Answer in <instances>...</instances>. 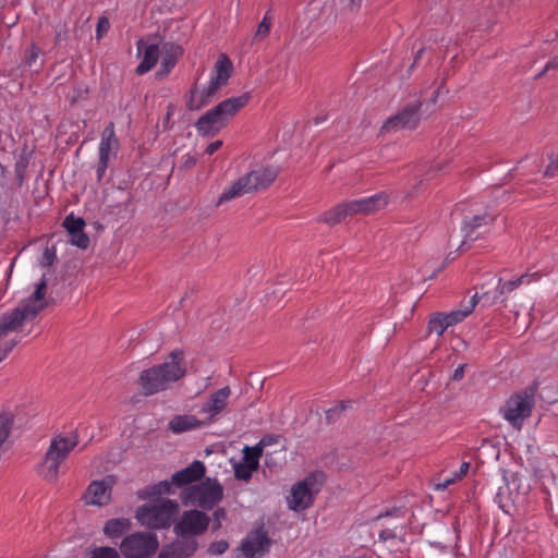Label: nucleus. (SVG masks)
Here are the masks:
<instances>
[{"instance_id":"1","label":"nucleus","mask_w":558,"mask_h":558,"mask_svg":"<svg viewBox=\"0 0 558 558\" xmlns=\"http://www.w3.org/2000/svg\"><path fill=\"white\" fill-rule=\"evenodd\" d=\"M186 374L184 352L173 350L168 359L158 365H154L141 372L138 385L144 396H153L169 389L174 383Z\"/></svg>"},{"instance_id":"2","label":"nucleus","mask_w":558,"mask_h":558,"mask_svg":"<svg viewBox=\"0 0 558 558\" xmlns=\"http://www.w3.org/2000/svg\"><path fill=\"white\" fill-rule=\"evenodd\" d=\"M250 99L251 94L246 92L219 102L196 121L197 133L206 137L217 135L248 104Z\"/></svg>"},{"instance_id":"3","label":"nucleus","mask_w":558,"mask_h":558,"mask_svg":"<svg viewBox=\"0 0 558 558\" xmlns=\"http://www.w3.org/2000/svg\"><path fill=\"white\" fill-rule=\"evenodd\" d=\"M46 290L47 281L46 278L43 277L28 299L23 301L21 305L11 313L0 318V336H7L9 332L15 331L22 327L26 320L35 318L48 304L45 298Z\"/></svg>"},{"instance_id":"4","label":"nucleus","mask_w":558,"mask_h":558,"mask_svg":"<svg viewBox=\"0 0 558 558\" xmlns=\"http://www.w3.org/2000/svg\"><path fill=\"white\" fill-rule=\"evenodd\" d=\"M46 290L47 281L46 278L43 277L28 299L23 301L21 305L11 313L0 318V336H7L9 332L15 331L22 327L26 320L35 318L48 304L45 298Z\"/></svg>"},{"instance_id":"5","label":"nucleus","mask_w":558,"mask_h":558,"mask_svg":"<svg viewBox=\"0 0 558 558\" xmlns=\"http://www.w3.org/2000/svg\"><path fill=\"white\" fill-rule=\"evenodd\" d=\"M78 445L76 432L61 433L52 437L45 458L39 466V474L49 482H56L62 463Z\"/></svg>"},{"instance_id":"6","label":"nucleus","mask_w":558,"mask_h":558,"mask_svg":"<svg viewBox=\"0 0 558 558\" xmlns=\"http://www.w3.org/2000/svg\"><path fill=\"white\" fill-rule=\"evenodd\" d=\"M78 445L76 432L61 433L52 437L45 458L39 466V474L49 482H56L62 463Z\"/></svg>"},{"instance_id":"7","label":"nucleus","mask_w":558,"mask_h":558,"mask_svg":"<svg viewBox=\"0 0 558 558\" xmlns=\"http://www.w3.org/2000/svg\"><path fill=\"white\" fill-rule=\"evenodd\" d=\"M275 168H258L239 178L227 187L219 197L218 204L229 202L235 197L268 187L277 178Z\"/></svg>"},{"instance_id":"8","label":"nucleus","mask_w":558,"mask_h":558,"mask_svg":"<svg viewBox=\"0 0 558 558\" xmlns=\"http://www.w3.org/2000/svg\"><path fill=\"white\" fill-rule=\"evenodd\" d=\"M223 497V488L217 478L207 477L198 484L190 485L181 493L184 506H196L211 510Z\"/></svg>"},{"instance_id":"9","label":"nucleus","mask_w":558,"mask_h":558,"mask_svg":"<svg viewBox=\"0 0 558 558\" xmlns=\"http://www.w3.org/2000/svg\"><path fill=\"white\" fill-rule=\"evenodd\" d=\"M178 511L179 505L177 501L171 499H158L141 506L136 510L135 518L141 525L159 530L168 527Z\"/></svg>"},{"instance_id":"10","label":"nucleus","mask_w":558,"mask_h":558,"mask_svg":"<svg viewBox=\"0 0 558 558\" xmlns=\"http://www.w3.org/2000/svg\"><path fill=\"white\" fill-rule=\"evenodd\" d=\"M535 404L534 391L523 390L511 395L500 408L501 416L515 429H521Z\"/></svg>"},{"instance_id":"11","label":"nucleus","mask_w":558,"mask_h":558,"mask_svg":"<svg viewBox=\"0 0 558 558\" xmlns=\"http://www.w3.org/2000/svg\"><path fill=\"white\" fill-rule=\"evenodd\" d=\"M159 546L157 535L150 532H135L126 535L120 543L123 558H150Z\"/></svg>"},{"instance_id":"12","label":"nucleus","mask_w":558,"mask_h":558,"mask_svg":"<svg viewBox=\"0 0 558 558\" xmlns=\"http://www.w3.org/2000/svg\"><path fill=\"white\" fill-rule=\"evenodd\" d=\"M496 216L489 213L464 217L461 226L463 241L460 248L486 236L494 225Z\"/></svg>"},{"instance_id":"13","label":"nucleus","mask_w":558,"mask_h":558,"mask_svg":"<svg viewBox=\"0 0 558 558\" xmlns=\"http://www.w3.org/2000/svg\"><path fill=\"white\" fill-rule=\"evenodd\" d=\"M209 522L210 518L205 512L186 510L174 524V532L179 536H199L207 531Z\"/></svg>"},{"instance_id":"14","label":"nucleus","mask_w":558,"mask_h":558,"mask_svg":"<svg viewBox=\"0 0 558 558\" xmlns=\"http://www.w3.org/2000/svg\"><path fill=\"white\" fill-rule=\"evenodd\" d=\"M230 395V387H222L214 391L209 399L201 407L198 413L206 422L207 426L216 422L218 416L226 409Z\"/></svg>"},{"instance_id":"15","label":"nucleus","mask_w":558,"mask_h":558,"mask_svg":"<svg viewBox=\"0 0 558 558\" xmlns=\"http://www.w3.org/2000/svg\"><path fill=\"white\" fill-rule=\"evenodd\" d=\"M389 203V194L379 192L374 195L350 201L351 210L354 215H369L385 208Z\"/></svg>"},{"instance_id":"16","label":"nucleus","mask_w":558,"mask_h":558,"mask_svg":"<svg viewBox=\"0 0 558 558\" xmlns=\"http://www.w3.org/2000/svg\"><path fill=\"white\" fill-rule=\"evenodd\" d=\"M112 485V476H107L101 481H93L84 495L86 504L95 506L108 504L111 497Z\"/></svg>"},{"instance_id":"17","label":"nucleus","mask_w":558,"mask_h":558,"mask_svg":"<svg viewBox=\"0 0 558 558\" xmlns=\"http://www.w3.org/2000/svg\"><path fill=\"white\" fill-rule=\"evenodd\" d=\"M313 504V492L310 487L308 480L295 484L291 488V494L288 497L289 508L294 511H302L307 509Z\"/></svg>"},{"instance_id":"18","label":"nucleus","mask_w":558,"mask_h":558,"mask_svg":"<svg viewBox=\"0 0 558 558\" xmlns=\"http://www.w3.org/2000/svg\"><path fill=\"white\" fill-rule=\"evenodd\" d=\"M205 472V464L199 460H195L189 466L175 472L171 477V482L175 486L182 487L203 478Z\"/></svg>"},{"instance_id":"19","label":"nucleus","mask_w":558,"mask_h":558,"mask_svg":"<svg viewBox=\"0 0 558 558\" xmlns=\"http://www.w3.org/2000/svg\"><path fill=\"white\" fill-rule=\"evenodd\" d=\"M269 545L268 537L264 531L251 533L241 544V551L245 558H254L257 554H263Z\"/></svg>"},{"instance_id":"20","label":"nucleus","mask_w":558,"mask_h":558,"mask_svg":"<svg viewBox=\"0 0 558 558\" xmlns=\"http://www.w3.org/2000/svg\"><path fill=\"white\" fill-rule=\"evenodd\" d=\"M138 53L142 54V60L135 69L136 74L143 75L149 72L159 59V47L156 44H146L143 40L137 43Z\"/></svg>"},{"instance_id":"21","label":"nucleus","mask_w":558,"mask_h":558,"mask_svg":"<svg viewBox=\"0 0 558 558\" xmlns=\"http://www.w3.org/2000/svg\"><path fill=\"white\" fill-rule=\"evenodd\" d=\"M207 425L202 416L196 417L195 415L191 414L175 415L170 420L168 424L169 429L173 434H182L189 430L199 429Z\"/></svg>"},{"instance_id":"22","label":"nucleus","mask_w":558,"mask_h":558,"mask_svg":"<svg viewBox=\"0 0 558 558\" xmlns=\"http://www.w3.org/2000/svg\"><path fill=\"white\" fill-rule=\"evenodd\" d=\"M119 148V140L116 136L114 124L110 122L102 131L99 143V157L110 159L111 154H116Z\"/></svg>"},{"instance_id":"23","label":"nucleus","mask_w":558,"mask_h":558,"mask_svg":"<svg viewBox=\"0 0 558 558\" xmlns=\"http://www.w3.org/2000/svg\"><path fill=\"white\" fill-rule=\"evenodd\" d=\"M182 54V48L177 45H167L163 47L160 68L157 72L159 78L166 77L174 68L179 57Z\"/></svg>"},{"instance_id":"24","label":"nucleus","mask_w":558,"mask_h":558,"mask_svg":"<svg viewBox=\"0 0 558 558\" xmlns=\"http://www.w3.org/2000/svg\"><path fill=\"white\" fill-rule=\"evenodd\" d=\"M233 72V64L227 54H220L215 63L210 80L221 87L227 84Z\"/></svg>"},{"instance_id":"25","label":"nucleus","mask_w":558,"mask_h":558,"mask_svg":"<svg viewBox=\"0 0 558 558\" xmlns=\"http://www.w3.org/2000/svg\"><path fill=\"white\" fill-rule=\"evenodd\" d=\"M421 101L414 100L413 102L407 105L404 108H402L398 116L402 118V123L404 125V129H415L420 122L421 116H420V109H421Z\"/></svg>"},{"instance_id":"26","label":"nucleus","mask_w":558,"mask_h":558,"mask_svg":"<svg viewBox=\"0 0 558 558\" xmlns=\"http://www.w3.org/2000/svg\"><path fill=\"white\" fill-rule=\"evenodd\" d=\"M131 525L130 519L126 518L110 519L104 525V534L110 539H116L129 532Z\"/></svg>"},{"instance_id":"27","label":"nucleus","mask_w":558,"mask_h":558,"mask_svg":"<svg viewBox=\"0 0 558 558\" xmlns=\"http://www.w3.org/2000/svg\"><path fill=\"white\" fill-rule=\"evenodd\" d=\"M478 295L474 294L466 304L462 305L461 310L452 311L448 314L444 313V318L446 323H448V326H454L459 323H461L463 319H465L474 310V307L477 304Z\"/></svg>"},{"instance_id":"28","label":"nucleus","mask_w":558,"mask_h":558,"mask_svg":"<svg viewBox=\"0 0 558 558\" xmlns=\"http://www.w3.org/2000/svg\"><path fill=\"white\" fill-rule=\"evenodd\" d=\"M196 550V542L191 544H172L159 553V558H189Z\"/></svg>"},{"instance_id":"29","label":"nucleus","mask_w":558,"mask_h":558,"mask_svg":"<svg viewBox=\"0 0 558 558\" xmlns=\"http://www.w3.org/2000/svg\"><path fill=\"white\" fill-rule=\"evenodd\" d=\"M353 216L350 201L343 202L324 214V221L328 225H337Z\"/></svg>"},{"instance_id":"30","label":"nucleus","mask_w":558,"mask_h":558,"mask_svg":"<svg viewBox=\"0 0 558 558\" xmlns=\"http://www.w3.org/2000/svg\"><path fill=\"white\" fill-rule=\"evenodd\" d=\"M211 99L213 98L206 95L203 88L195 85L190 90V96L186 105L190 110H199L204 106L208 105L211 101Z\"/></svg>"},{"instance_id":"31","label":"nucleus","mask_w":558,"mask_h":558,"mask_svg":"<svg viewBox=\"0 0 558 558\" xmlns=\"http://www.w3.org/2000/svg\"><path fill=\"white\" fill-rule=\"evenodd\" d=\"M529 277L526 275L521 276L514 280H509L504 282L501 279L498 280V284L496 287L500 296L511 293L513 290L519 288L522 283L529 282Z\"/></svg>"},{"instance_id":"32","label":"nucleus","mask_w":558,"mask_h":558,"mask_svg":"<svg viewBox=\"0 0 558 558\" xmlns=\"http://www.w3.org/2000/svg\"><path fill=\"white\" fill-rule=\"evenodd\" d=\"M89 558H123L121 553L111 546H94L89 550Z\"/></svg>"},{"instance_id":"33","label":"nucleus","mask_w":558,"mask_h":558,"mask_svg":"<svg viewBox=\"0 0 558 558\" xmlns=\"http://www.w3.org/2000/svg\"><path fill=\"white\" fill-rule=\"evenodd\" d=\"M442 318L444 313L434 314L428 322V330L430 332H436L438 336H441L449 327L448 323H446V320Z\"/></svg>"},{"instance_id":"34","label":"nucleus","mask_w":558,"mask_h":558,"mask_svg":"<svg viewBox=\"0 0 558 558\" xmlns=\"http://www.w3.org/2000/svg\"><path fill=\"white\" fill-rule=\"evenodd\" d=\"M263 454V448L259 445L254 447H245L244 449V460L245 463L250 465H254L255 470L259 466V458Z\"/></svg>"},{"instance_id":"35","label":"nucleus","mask_w":558,"mask_h":558,"mask_svg":"<svg viewBox=\"0 0 558 558\" xmlns=\"http://www.w3.org/2000/svg\"><path fill=\"white\" fill-rule=\"evenodd\" d=\"M401 120L402 118H400L398 113L388 118L381 125L380 133L386 134L404 130V125Z\"/></svg>"},{"instance_id":"36","label":"nucleus","mask_w":558,"mask_h":558,"mask_svg":"<svg viewBox=\"0 0 558 558\" xmlns=\"http://www.w3.org/2000/svg\"><path fill=\"white\" fill-rule=\"evenodd\" d=\"M85 221L82 218H75L72 214L66 216L63 221V227L69 234L84 229Z\"/></svg>"},{"instance_id":"37","label":"nucleus","mask_w":558,"mask_h":558,"mask_svg":"<svg viewBox=\"0 0 558 558\" xmlns=\"http://www.w3.org/2000/svg\"><path fill=\"white\" fill-rule=\"evenodd\" d=\"M70 235V242L71 244L80 247V248H87L88 245H89V238L88 235L84 232V229L80 230V231H76V232H73Z\"/></svg>"},{"instance_id":"38","label":"nucleus","mask_w":558,"mask_h":558,"mask_svg":"<svg viewBox=\"0 0 558 558\" xmlns=\"http://www.w3.org/2000/svg\"><path fill=\"white\" fill-rule=\"evenodd\" d=\"M254 471H256L254 465H250L244 462V463L238 464L234 468V476L238 480L248 481L252 477Z\"/></svg>"},{"instance_id":"39","label":"nucleus","mask_w":558,"mask_h":558,"mask_svg":"<svg viewBox=\"0 0 558 558\" xmlns=\"http://www.w3.org/2000/svg\"><path fill=\"white\" fill-rule=\"evenodd\" d=\"M271 28V19L266 14L262 22L258 24L256 33H255V39H264L266 38Z\"/></svg>"},{"instance_id":"40","label":"nucleus","mask_w":558,"mask_h":558,"mask_svg":"<svg viewBox=\"0 0 558 558\" xmlns=\"http://www.w3.org/2000/svg\"><path fill=\"white\" fill-rule=\"evenodd\" d=\"M476 294L478 295L477 303L482 302L484 306H492L500 298L497 289L494 292L483 291Z\"/></svg>"},{"instance_id":"41","label":"nucleus","mask_w":558,"mask_h":558,"mask_svg":"<svg viewBox=\"0 0 558 558\" xmlns=\"http://www.w3.org/2000/svg\"><path fill=\"white\" fill-rule=\"evenodd\" d=\"M39 52L40 51L36 46H32L31 49L25 54V58L22 62L23 65L25 68H32L36 63V61L39 57Z\"/></svg>"},{"instance_id":"42","label":"nucleus","mask_w":558,"mask_h":558,"mask_svg":"<svg viewBox=\"0 0 558 558\" xmlns=\"http://www.w3.org/2000/svg\"><path fill=\"white\" fill-rule=\"evenodd\" d=\"M558 171V155L551 154L549 156V163L547 165L544 175L548 178H553L556 175Z\"/></svg>"},{"instance_id":"43","label":"nucleus","mask_w":558,"mask_h":558,"mask_svg":"<svg viewBox=\"0 0 558 558\" xmlns=\"http://www.w3.org/2000/svg\"><path fill=\"white\" fill-rule=\"evenodd\" d=\"M226 517H227V512L223 508H218L214 512V514H213L214 522L211 525L213 531H217L221 527V522L226 519Z\"/></svg>"},{"instance_id":"44","label":"nucleus","mask_w":558,"mask_h":558,"mask_svg":"<svg viewBox=\"0 0 558 558\" xmlns=\"http://www.w3.org/2000/svg\"><path fill=\"white\" fill-rule=\"evenodd\" d=\"M110 28V23H109V20L107 17H99L98 22H97V27H96V37L98 39H100L105 34L108 33Z\"/></svg>"},{"instance_id":"45","label":"nucleus","mask_w":558,"mask_h":558,"mask_svg":"<svg viewBox=\"0 0 558 558\" xmlns=\"http://www.w3.org/2000/svg\"><path fill=\"white\" fill-rule=\"evenodd\" d=\"M229 547V544L226 541H218L210 544L208 551L211 555H221L223 554Z\"/></svg>"},{"instance_id":"46","label":"nucleus","mask_w":558,"mask_h":558,"mask_svg":"<svg viewBox=\"0 0 558 558\" xmlns=\"http://www.w3.org/2000/svg\"><path fill=\"white\" fill-rule=\"evenodd\" d=\"M109 159L99 157L98 165L96 169L97 180L101 181L102 177L106 173V170L108 168Z\"/></svg>"},{"instance_id":"47","label":"nucleus","mask_w":558,"mask_h":558,"mask_svg":"<svg viewBox=\"0 0 558 558\" xmlns=\"http://www.w3.org/2000/svg\"><path fill=\"white\" fill-rule=\"evenodd\" d=\"M170 484L168 482H160L153 487V495H161L170 492Z\"/></svg>"},{"instance_id":"48","label":"nucleus","mask_w":558,"mask_h":558,"mask_svg":"<svg viewBox=\"0 0 558 558\" xmlns=\"http://www.w3.org/2000/svg\"><path fill=\"white\" fill-rule=\"evenodd\" d=\"M202 88L205 90L206 95H208L209 97L213 98L217 94V92L221 88V86L218 85L217 83L213 82L211 80H209L207 86L202 87Z\"/></svg>"},{"instance_id":"49","label":"nucleus","mask_w":558,"mask_h":558,"mask_svg":"<svg viewBox=\"0 0 558 558\" xmlns=\"http://www.w3.org/2000/svg\"><path fill=\"white\" fill-rule=\"evenodd\" d=\"M345 409V404L344 402L340 403L339 405L332 408V409H329L327 412H326V416H327V420L330 422L333 420V416L338 413H340L341 411H343Z\"/></svg>"},{"instance_id":"50","label":"nucleus","mask_w":558,"mask_h":558,"mask_svg":"<svg viewBox=\"0 0 558 558\" xmlns=\"http://www.w3.org/2000/svg\"><path fill=\"white\" fill-rule=\"evenodd\" d=\"M405 514L404 508H393L389 511H387L385 514L379 515L377 519L380 520L385 517H403Z\"/></svg>"},{"instance_id":"51","label":"nucleus","mask_w":558,"mask_h":558,"mask_svg":"<svg viewBox=\"0 0 558 558\" xmlns=\"http://www.w3.org/2000/svg\"><path fill=\"white\" fill-rule=\"evenodd\" d=\"M555 69H558V56H556L555 58H553L551 60H549L543 72L539 74V76H542L545 72L549 71V70H555Z\"/></svg>"},{"instance_id":"52","label":"nucleus","mask_w":558,"mask_h":558,"mask_svg":"<svg viewBox=\"0 0 558 558\" xmlns=\"http://www.w3.org/2000/svg\"><path fill=\"white\" fill-rule=\"evenodd\" d=\"M222 146V142L221 141H215V142H211L207 147H206V154L208 155H213L216 150H218L220 147Z\"/></svg>"},{"instance_id":"53","label":"nucleus","mask_w":558,"mask_h":558,"mask_svg":"<svg viewBox=\"0 0 558 558\" xmlns=\"http://www.w3.org/2000/svg\"><path fill=\"white\" fill-rule=\"evenodd\" d=\"M16 342H11L8 347H0V363L7 357L9 352L15 347Z\"/></svg>"},{"instance_id":"54","label":"nucleus","mask_w":558,"mask_h":558,"mask_svg":"<svg viewBox=\"0 0 558 558\" xmlns=\"http://www.w3.org/2000/svg\"><path fill=\"white\" fill-rule=\"evenodd\" d=\"M464 367H465V365H459V366L454 369V372H453V374H452V379H453V380H460V379H462V378H463V376H464Z\"/></svg>"},{"instance_id":"55","label":"nucleus","mask_w":558,"mask_h":558,"mask_svg":"<svg viewBox=\"0 0 558 558\" xmlns=\"http://www.w3.org/2000/svg\"><path fill=\"white\" fill-rule=\"evenodd\" d=\"M469 468H470V463L469 462L461 463L459 472H457L454 476L458 480H460L462 476H464L468 473Z\"/></svg>"},{"instance_id":"56","label":"nucleus","mask_w":558,"mask_h":558,"mask_svg":"<svg viewBox=\"0 0 558 558\" xmlns=\"http://www.w3.org/2000/svg\"><path fill=\"white\" fill-rule=\"evenodd\" d=\"M457 480H458V478H457L456 476L450 477V478H446V480H444V482H442V483H439V484L437 485V488H438V489H446V488H448L451 484H453Z\"/></svg>"},{"instance_id":"57","label":"nucleus","mask_w":558,"mask_h":558,"mask_svg":"<svg viewBox=\"0 0 558 558\" xmlns=\"http://www.w3.org/2000/svg\"><path fill=\"white\" fill-rule=\"evenodd\" d=\"M54 259V253H51L49 250H46L44 253V264L45 265H51Z\"/></svg>"},{"instance_id":"58","label":"nucleus","mask_w":558,"mask_h":558,"mask_svg":"<svg viewBox=\"0 0 558 558\" xmlns=\"http://www.w3.org/2000/svg\"><path fill=\"white\" fill-rule=\"evenodd\" d=\"M65 35H66V34H65V32H64V33H62V32H58V33H57V35H56V43L58 44V43H60L62 39H64V38H65Z\"/></svg>"},{"instance_id":"59","label":"nucleus","mask_w":558,"mask_h":558,"mask_svg":"<svg viewBox=\"0 0 558 558\" xmlns=\"http://www.w3.org/2000/svg\"><path fill=\"white\" fill-rule=\"evenodd\" d=\"M386 533H388L390 536H395V534H392L390 531H383L381 536H384Z\"/></svg>"},{"instance_id":"60","label":"nucleus","mask_w":558,"mask_h":558,"mask_svg":"<svg viewBox=\"0 0 558 558\" xmlns=\"http://www.w3.org/2000/svg\"><path fill=\"white\" fill-rule=\"evenodd\" d=\"M351 1H352V3H354V0H351Z\"/></svg>"},{"instance_id":"61","label":"nucleus","mask_w":558,"mask_h":558,"mask_svg":"<svg viewBox=\"0 0 558 558\" xmlns=\"http://www.w3.org/2000/svg\"><path fill=\"white\" fill-rule=\"evenodd\" d=\"M3 336H0V338H2Z\"/></svg>"}]
</instances>
